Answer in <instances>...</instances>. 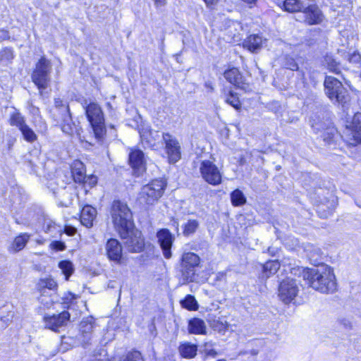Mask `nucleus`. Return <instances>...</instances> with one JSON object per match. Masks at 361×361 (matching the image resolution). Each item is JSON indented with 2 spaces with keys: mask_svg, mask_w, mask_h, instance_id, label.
<instances>
[{
  "mask_svg": "<svg viewBox=\"0 0 361 361\" xmlns=\"http://www.w3.org/2000/svg\"><path fill=\"white\" fill-rule=\"evenodd\" d=\"M302 277L312 288L322 293H333L337 289L334 270L327 265L305 269Z\"/></svg>",
  "mask_w": 361,
  "mask_h": 361,
  "instance_id": "1",
  "label": "nucleus"
},
{
  "mask_svg": "<svg viewBox=\"0 0 361 361\" xmlns=\"http://www.w3.org/2000/svg\"><path fill=\"white\" fill-rule=\"evenodd\" d=\"M361 59V56L359 54L354 52L351 54H348V60L350 63H359Z\"/></svg>",
  "mask_w": 361,
  "mask_h": 361,
  "instance_id": "46",
  "label": "nucleus"
},
{
  "mask_svg": "<svg viewBox=\"0 0 361 361\" xmlns=\"http://www.w3.org/2000/svg\"><path fill=\"white\" fill-rule=\"evenodd\" d=\"M199 226V223L197 220H189L184 226L183 234L185 235H190L193 234Z\"/></svg>",
  "mask_w": 361,
  "mask_h": 361,
  "instance_id": "42",
  "label": "nucleus"
},
{
  "mask_svg": "<svg viewBox=\"0 0 361 361\" xmlns=\"http://www.w3.org/2000/svg\"><path fill=\"white\" fill-rule=\"evenodd\" d=\"M180 305L183 308L189 311H196L199 308L197 301L192 295H187L185 298L180 301Z\"/></svg>",
  "mask_w": 361,
  "mask_h": 361,
  "instance_id": "33",
  "label": "nucleus"
},
{
  "mask_svg": "<svg viewBox=\"0 0 361 361\" xmlns=\"http://www.w3.org/2000/svg\"><path fill=\"white\" fill-rule=\"evenodd\" d=\"M225 79L238 88L245 92L250 91V85L245 82L243 75L236 68H232L226 71L224 73Z\"/></svg>",
  "mask_w": 361,
  "mask_h": 361,
  "instance_id": "16",
  "label": "nucleus"
},
{
  "mask_svg": "<svg viewBox=\"0 0 361 361\" xmlns=\"http://www.w3.org/2000/svg\"><path fill=\"white\" fill-rule=\"evenodd\" d=\"M157 238L164 257L170 259L172 257L171 247L174 236L169 229L161 228L157 233Z\"/></svg>",
  "mask_w": 361,
  "mask_h": 361,
  "instance_id": "13",
  "label": "nucleus"
},
{
  "mask_svg": "<svg viewBox=\"0 0 361 361\" xmlns=\"http://www.w3.org/2000/svg\"><path fill=\"white\" fill-rule=\"evenodd\" d=\"M120 361H143V359L140 352L133 351L121 357Z\"/></svg>",
  "mask_w": 361,
  "mask_h": 361,
  "instance_id": "43",
  "label": "nucleus"
},
{
  "mask_svg": "<svg viewBox=\"0 0 361 361\" xmlns=\"http://www.w3.org/2000/svg\"><path fill=\"white\" fill-rule=\"evenodd\" d=\"M311 126L315 133L319 135L318 138L322 140L324 145L334 143L338 136L337 130L329 120L322 121L319 118L312 119Z\"/></svg>",
  "mask_w": 361,
  "mask_h": 361,
  "instance_id": "7",
  "label": "nucleus"
},
{
  "mask_svg": "<svg viewBox=\"0 0 361 361\" xmlns=\"http://www.w3.org/2000/svg\"><path fill=\"white\" fill-rule=\"evenodd\" d=\"M262 42V38L259 35H251L244 40L243 45L249 51L255 52L261 49Z\"/></svg>",
  "mask_w": 361,
  "mask_h": 361,
  "instance_id": "23",
  "label": "nucleus"
},
{
  "mask_svg": "<svg viewBox=\"0 0 361 361\" xmlns=\"http://www.w3.org/2000/svg\"><path fill=\"white\" fill-rule=\"evenodd\" d=\"M298 293V287L295 280L287 278L281 282L279 287V297L284 303L290 302Z\"/></svg>",
  "mask_w": 361,
  "mask_h": 361,
  "instance_id": "11",
  "label": "nucleus"
},
{
  "mask_svg": "<svg viewBox=\"0 0 361 361\" xmlns=\"http://www.w3.org/2000/svg\"><path fill=\"white\" fill-rule=\"evenodd\" d=\"M111 216L114 227L120 236H126L133 228L132 213L126 204L119 200L114 201Z\"/></svg>",
  "mask_w": 361,
  "mask_h": 361,
  "instance_id": "2",
  "label": "nucleus"
},
{
  "mask_svg": "<svg viewBox=\"0 0 361 361\" xmlns=\"http://www.w3.org/2000/svg\"><path fill=\"white\" fill-rule=\"evenodd\" d=\"M282 66L287 68L290 69L291 71H298V65L295 62V59L288 55H286L282 59Z\"/></svg>",
  "mask_w": 361,
  "mask_h": 361,
  "instance_id": "41",
  "label": "nucleus"
},
{
  "mask_svg": "<svg viewBox=\"0 0 361 361\" xmlns=\"http://www.w3.org/2000/svg\"><path fill=\"white\" fill-rule=\"evenodd\" d=\"M106 252L108 258L116 263H120L122 259V245L115 238H110L106 243Z\"/></svg>",
  "mask_w": 361,
  "mask_h": 361,
  "instance_id": "18",
  "label": "nucleus"
},
{
  "mask_svg": "<svg viewBox=\"0 0 361 361\" xmlns=\"http://www.w3.org/2000/svg\"><path fill=\"white\" fill-rule=\"evenodd\" d=\"M49 247L55 251H62L66 248V246L63 242L57 240L51 242Z\"/></svg>",
  "mask_w": 361,
  "mask_h": 361,
  "instance_id": "45",
  "label": "nucleus"
},
{
  "mask_svg": "<svg viewBox=\"0 0 361 361\" xmlns=\"http://www.w3.org/2000/svg\"><path fill=\"white\" fill-rule=\"evenodd\" d=\"M71 172L75 182L82 183L87 181L85 166L81 161H75L73 163Z\"/></svg>",
  "mask_w": 361,
  "mask_h": 361,
  "instance_id": "24",
  "label": "nucleus"
},
{
  "mask_svg": "<svg viewBox=\"0 0 361 361\" xmlns=\"http://www.w3.org/2000/svg\"><path fill=\"white\" fill-rule=\"evenodd\" d=\"M207 355L212 357H215L217 355V353L214 350H209Z\"/></svg>",
  "mask_w": 361,
  "mask_h": 361,
  "instance_id": "55",
  "label": "nucleus"
},
{
  "mask_svg": "<svg viewBox=\"0 0 361 361\" xmlns=\"http://www.w3.org/2000/svg\"><path fill=\"white\" fill-rule=\"evenodd\" d=\"M86 182L85 183H88L91 186L94 185L97 183V178L94 176H87Z\"/></svg>",
  "mask_w": 361,
  "mask_h": 361,
  "instance_id": "49",
  "label": "nucleus"
},
{
  "mask_svg": "<svg viewBox=\"0 0 361 361\" xmlns=\"http://www.w3.org/2000/svg\"><path fill=\"white\" fill-rule=\"evenodd\" d=\"M125 240L124 245L130 252H140L145 247V241L142 233L138 230L131 228L126 236H120Z\"/></svg>",
  "mask_w": 361,
  "mask_h": 361,
  "instance_id": "9",
  "label": "nucleus"
},
{
  "mask_svg": "<svg viewBox=\"0 0 361 361\" xmlns=\"http://www.w3.org/2000/svg\"><path fill=\"white\" fill-rule=\"evenodd\" d=\"M51 70V63L45 56H42L35 64L31 78L39 90H45L48 87Z\"/></svg>",
  "mask_w": 361,
  "mask_h": 361,
  "instance_id": "6",
  "label": "nucleus"
},
{
  "mask_svg": "<svg viewBox=\"0 0 361 361\" xmlns=\"http://www.w3.org/2000/svg\"><path fill=\"white\" fill-rule=\"evenodd\" d=\"M280 268L278 260L268 261L263 265V273L266 278L276 274Z\"/></svg>",
  "mask_w": 361,
  "mask_h": 361,
  "instance_id": "32",
  "label": "nucleus"
},
{
  "mask_svg": "<svg viewBox=\"0 0 361 361\" xmlns=\"http://www.w3.org/2000/svg\"><path fill=\"white\" fill-rule=\"evenodd\" d=\"M231 200L232 204L235 207L243 205L246 202V198L243 192L238 189L231 192Z\"/></svg>",
  "mask_w": 361,
  "mask_h": 361,
  "instance_id": "34",
  "label": "nucleus"
},
{
  "mask_svg": "<svg viewBox=\"0 0 361 361\" xmlns=\"http://www.w3.org/2000/svg\"><path fill=\"white\" fill-rule=\"evenodd\" d=\"M188 331L190 334L205 335L207 326L203 319L194 317L188 321Z\"/></svg>",
  "mask_w": 361,
  "mask_h": 361,
  "instance_id": "22",
  "label": "nucleus"
},
{
  "mask_svg": "<svg viewBox=\"0 0 361 361\" xmlns=\"http://www.w3.org/2000/svg\"><path fill=\"white\" fill-rule=\"evenodd\" d=\"M10 124L20 130L26 124L24 117L19 112H14L10 117Z\"/></svg>",
  "mask_w": 361,
  "mask_h": 361,
  "instance_id": "36",
  "label": "nucleus"
},
{
  "mask_svg": "<svg viewBox=\"0 0 361 361\" xmlns=\"http://www.w3.org/2000/svg\"><path fill=\"white\" fill-rule=\"evenodd\" d=\"M97 216V210L92 206L87 204L84 206L80 213V222L87 228L93 226V222Z\"/></svg>",
  "mask_w": 361,
  "mask_h": 361,
  "instance_id": "21",
  "label": "nucleus"
},
{
  "mask_svg": "<svg viewBox=\"0 0 361 361\" xmlns=\"http://www.w3.org/2000/svg\"><path fill=\"white\" fill-rule=\"evenodd\" d=\"M30 235L26 233H21L16 237L12 244L8 247L11 252H18L22 250L29 241Z\"/></svg>",
  "mask_w": 361,
  "mask_h": 361,
  "instance_id": "25",
  "label": "nucleus"
},
{
  "mask_svg": "<svg viewBox=\"0 0 361 361\" xmlns=\"http://www.w3.org/2000/svg\"><path fill=\"white\" fill-rule=\"evenodd\" d=\"M63 108L70 110L69 106L66 103H64L60 98H56L54 99V106L51 110V117H59V114H61Z\"/></svg>",
  "mask_w": 361,
  "mask_h": 361,
  "instance_id": "35",
  "label": "nucleus"
},
{
  "mask_svg": "<svg viewBox=\"0 0 361 361\" xmlns=\"http://www.w3.org/2000/svg\"><path fill=\"white\" fill-rule=\"evenodd\" d=\"M59 117H52V118L60 126L61 130L67 135H73L75 130V125L73 121V118L70 110L63 109L61 114Z\"/></svg>",
  "mask_w": 361,
  "mask_h": 361,
  "instance_id": "15",
  "label": "nucleus"
},
{
  "mask_svg": "<svg viewBox=\"0 0 361 361\" xmlns=\"http://www.w3.org/2000/svg\"><path fill=\"white\" fill-rule=\"evenodd\" d=\"M226 328V326L222 322H218V324L215 326V329H217L219 331L225 329Z\"/></svg>",
  "mask_w": 361,
  "mask_h": 361,
  "instance_id": "52",
  "label": "nucleus"
},
{
  "mask_svg": "<svg viewBox=\"0 0 361 361\" xmlns=\"http://www.w3.org/2000/svg\"><path fill=\"white\" fill-rule=\"evenodd\" d=\"M20 130L26 141L32 142L37 140L36 134L27 124H25Z\"/></svg>",
  "mask_w": 361,
  "mask_h": 361,
  "instance_id": "40",
  "label": "nucleus"
},
{
  "mask_svg": "<svg viewBox=\"0 0 361 361\" xmlns=\"http://www.w3.org/2000/svg\"><path fill=\"white\" fill-rule=\"evenodd\" d=\"M129 162L138 176L145 169L144 153L140 149H134L130 152Z\"/></svg>",
  "mask_w": 361,
  "mask_h": 361,
  "instance_id": "19",
  "label": "nucleus"
},
{
  "mask_svg": "<svg viewBox=\"0 0 361 361\" xmlns=\"http://www.w3.org/2000/svg\"><path fill=\"white\" fill-rule=\"evenodd\" d=\"M197 347L196 345L190 343L182 344L179 347V352L182 357L185 358H192L197 354Z\"/></svg>",
  "mask_w": 361,
  "mask_h": 361,
  "instance_id": "29",
  "label": "nucleus"
},
{
  "mask_svg": "<svg viewBox=\"0 0 361 361\" xmlns=\"http://www.w3.org/2000/svg\"><path fill=\"white\" fill-rule=\"evenodd\" d=\"M157 8L161 7L165 5L166 0H153Z\"/></svg>",
  "mask_w": 361,
  "mask_h": 361,
  "instance_id": "50",
  "label": "nucleus"
},
{
  "mask_svg": "<svg viewBox=\"0 0 361 361\" xmlns=\"http://www.w3.org/2000/svg\"><path fill=\"white\" fill-rule=\"evenodd\" d=\"M43 229L47 233L55 234L57 232H61V226L56 224L54 221L51 219H45L43 224Z\"/></svg>",
  "mask_w": 361,
  "mask_h": 361,
  "instance_id": "37",
  "label": "nucleus"
},
{
  "mask_svg": "<svg viewBox=\"0 0 361 361\" xmlns=\"http://www.w3.org/2000/svg\"><path fill=\"white\" fill-rule=\"evenodd\" d=\"M244 2L248 4H255L256 0H243Z\"/></svg>",
  "mask_w": 361,
  "mask_h": 361,
  "instance_id": "57",
  "label": "nucleus"
},
{
  "mask_svg": "<svg viewBox=\"0 0 361 361\" xmlns=\"http://www.w3.org/2000/svg\"><path fill=\"white\" fill-rule=\"evenodd\" d=\"M267 250H268V252L270 253L273 256L275 255L278 252L277 248H274V247H269Z\"/></svg>",
  "mask_w": 361,
  "mask_h": 361,
  "instance_id": "53",
  "label": "nucleus"
},
{
  "mask_svg": "<svg viewBox=\"0 0 361 361\" xmlns=\"http://www.w3.org/2000/svg\"><path fill=\"white\" fill-rule=\"evenodd\" d=\"M56 287V282L53 279L49 277L39 279L37 283V290L41 295H44L47 293V289L54 290Z\"/></svg>",
  "mask_w": 361,
  "mask_h": 361,
  "instance_id": "27",
  "label": "nucleus"
},
{
  "mask_svg": "<svg viewBox=\"0 0 361 361\" xmlns=\"http://www.w3.org/2000/svg\"><path fill=\"white\" fill-rule=\"evenodd\" d=\"M200 172L204 180L210 185H218L221 183V173L219 168L210 160L201 161Z\"/></svg>",
  "mask_w": 361,
  "mask_h": 361,
  "instance_id": "8",
  "label": "nucleus"
},
{
  "mask_svg": "<svg viewBox=\"0 0 361 361\" xmlns=\"http://www.w3.org/2000/svg\"><path fill=\"white\" fill-rule=\"evenodd\" d=\"M323 65L332 73L336 74L341 73L340 63L337 62L331 55L325 56L323 61Z\"/></svg>",
  "mask_w": 361,
  "mask_h": 361,
  "instance_id": "30",
  "label": "nucleus"
},
{
  "mask_svg": "<svg viewBox=\"0 0 361 361\" xmlns=\"http://www.w3.org/2000/svg\"><path fill=\"white\" fill-rule=\"evenodd\" d=\"M199 264L200 257L197 255L193 252H186L182 255L180 266L182 271L185 270L186 272L185 277L187 279L194 274L193 269Z\"/></svg>",
  "mask_w": 361,
  "mask_h": 361,
  "instance_id": "17",
  "label": "nucleus"
},
{
  "mask_svg": "<svg viewBox=\"0 0 361 361\" xmlns=\"http://www.w3.org/2000/svg\"><path fill=\"white\" fill-rule=\"evenodd\" d=\"M166 181L163 178L154 179L144 185L140 192V203L152 205L162 196L166 187Z\"/></svg>",
  "mask_w": 361,
  "mask_h": 361,
  "instance_id": "4",
  "label": "nucleus"
},
{
  "mask_svg": "<svg viewBox=\"0 0 361 361\" xmlns=\"http://www.w3.org/2000/svg\"><path fill=\"white\" fill-rule=\"evenodd\" d=\"M305 251L312 264H316L320 262L323 252L319 247L312 245H307L305 248Z\"/></svg>",
  "mask_w": 361,
  "mask_h": 361,
  "instance_id": "26",
  "label": "nucleus"
},
{
  "mask_svg": "<svg viewBox=\"0 0 361 361\" xmlns=\"http://www.w3.org/2000/svg\"><path fill=\"white\" fill-rule=\"evenodd\" d=\"M76 296L71 293H68L65 298H63V304L68 305L71 303Z\"/></svg>",
  "mask_w": 361,
  "mask_h": 361,
  "instance_id": "47",
  "label": "nucleus"
},
{
  "mask_svg": "<svg viewBox=\"0 0 361 361\" xmlns=\"http://www.w3.org/2000/svg\"><path fill=\"white\" fill-rule=\"evenodd\" d=\"M326 94L331 100L345 106L349 101L350 96L348 90L341 81L332 76H326L324 82Z\"/></svg>",
  "mask_w": 361,
  "mask_h": 361,
  "instance_id": "5",
  "label": "nucleus"
},
{
  "mask_svg": "<svg viewBox=\"0 0 361 361\" xmlns=\"http://www.w3.org/2000/svg\"><path fill=\"white\" fill-rule=\"evenodd\" d=\"M217 361H226L225 360H219Z\"/></svg>",
  "mask_w": 361,
  "mask_h": 361,
  "instance_id": "58",
  "label": "nucleus"
},
{
  "mask_svg": "<svg viewBox=\"0 0 361 361\" xmlns=\"http://www.w3.org/2000/svg\"><path fill=\"white\" fill-rule=\"evenodd\" d=\"M85 113L95 138L98 140H102L106 134V130L101 107L97 103H90L86 106Z\"/></svg>",
  "mask_w": 361,
  "mask_h": 361,
  "instance_id": "3",
  "label": "nucleus"
},
{
  "mask_svg": "<svg viewBox=\"0 0 361 361\" xmlns=\"http://www.w3.org/2000/svg\"><path fill=\"white\" fill-rule=\"evenodd\" d=\"M322 207H319V210H318V213L319 214V216L322 217V218H327L329 215H331V213H332V211H329L328 212V214H322Z\"/></svg>",
  "mask_w": 361,
  "mask_h": 361,
  "instance_id": "51",
  "label": "nucleus"
},
{
  "mask_svg": "<svg viewBox=\"0 0 361 361\" xmlns=\"http://www.w3.org/2000/svg\"><path fill=\"white\" fill-rule=\"evenodd\" d=\"M302 12L305 15V21L309 25H316L322 23L323 16L317 6L310 5L305 6Z\"/></svg>",
  "mask_w": 361,
  "mask_h": 361,
  "instance_id": "20",
  "label": "nucleus"
},
{
  "mask_svg": "<svg viewBox=\"0 0 361 361\" xmlns=\"http://www.w3.org/2000/svg\"><path fill=\"white\" fill-rule=\"evenodd\" d=\"M283 8L286 11L294 13L302 11L305 6L300 0H286L283 2Z\"/></svg>",
  "mask_w": 361,
  "mask_h": 361,
  "instance_id": "31",
  "label": "nucleus"
},
{
  "mask_svg": "<svg viewBox=\"0 0 361 361\" xmlns=\"http://www.w3.org/2000/svg\"><path fill=\"white\" fill-rule=\"evenodd\" d=\"M94 319L92 317L84 319L80 324V329L84 337H88L94 328Z\"/></svg>",
  "mask_w": 361,
  "mask_h": 361,
  "instance_id": "28",
  "label": "nucleus"
},
{
  "mask_svg": "<svg viewBox=\"0 0 361 361\" xmlns=\"http://www.w3.org/2000/svg\"><path fill=\"white\" fill-rule=\"evenodd\" d=\"M64 191V188H60L58 190V191H55V190H53V193L54 195H56V194H59L60 192H63Z\"/></svg>",
  "mask_w": 361,
  "mask_h": 361,
  "instance_id": "56",
  "label": "nucleus"
},
{
  "mask_svg": "<svg viewBox=\"0 0 361 361\" xmlns=\"http://www.w3.org/2000/svg\"><path fill=\"white\" fill-rule=\"evenodd\" d=\"M345 140L351 145L361 143V114L354 115L352 121L347 126Z\"/></svg>",
  "mask_w": 361,
  "mask_h": 361,
  "instance_id": "10",
  "label": "nucleus"
},
{
  "mask_svg": "<svg viewBox=\"0 0 361 361\" xmlns=\"http://www.w3.org/2000/svg\"><path fill=\"white\" fill-rule=\"evenodd\" d=\"M207 6L216 4L219 0H204Z\"/></svg>",
  "mask_w": 361,
  "mask_h": 361,
  "instance_id": "54",
  "label": "nucleus"
},
{
  "mask_svg": "<svg viewBox=\"0 0 361 361\" xmlns=\"http://www.w3.org/2000/svg\"><path fill=\"white\" fill-rule=\"evenodd\" d=\"M162 138L165 144L166 152L170 163L177 162L181 157L180 145L173 135L164 133Z\"/></svg>",
  "mask_w": 361,
  "mask_h": 361,
  "instance_id": "12",
  "label": "nucleus"
},
{
  "mask_svg": "<svg viewBox=\"0 0 361 361\" xmlns=\"http://www.w3.org/2000/svg\"><path fill=\"white\" fill-rule=\"evenodd\" d=\"M44 319L47 328L54 331H58L60 328L67 325L70 320V314L67 311H63L59 314L44 317Z\"/></svg>",
  "mask_w": 361,
  "mask_h": 361,
  "instance_id": "14",
  "label": "nucleus"
},
{
  "mask_svg": "<svg viewBox=\"0 0 361 361\" xmlns=\"http://www.w3.org/2000/svg\"><path fill=\"white\" fill-rule=\"evenodd\" d=\"M59 267L66 276V280H68L74 270L73 263L71 261L63 260L59 262Z\"/></svg>",
  "mask_w": 361,
  "mask_h": 361,
  "instance_id": "38",
  "label": "nucleus"
},
{
  "mask_svg": "<svg viewBox=\"0 0 361 361\" xmlns=\"http://www.w3.org/2000/svg\"><path fill=\"white\" fill-rule=\"evenodd\" d=\"M64 232L69 236H73L76 233V229L71 226H67L65 228Z\"/></svg>",
  "mask_w": 361,
  "mask_h": 361,
  "instance_id": "48",
  "label": "nucleus"
},
{
  "mask_svg": "<svg viewBox=\"0 0 361 361\" xmlns=\"http://www.w3.org/2000/svg\"><path fill=\"white\" fill-rule=\"evenodd\" d=\"M225 101L235 109L238 110L241 108V102L238 97V94L232 91L229 92L228 94L225 99Z\"/></svg>",
  "mask_w": 361,
  "mask_h": 361,
  "instance_id": "39",
  "label": "nucleus"
},
{
  "mask_svg": "<svg viewBox=\"0 0 361 361\" xmlns=\"http://www.w3.org/2000/svg\"><path fill=\"white\" fill-rule=\"evenodd\" d=\"M337 323L340 326L341 329L345 331H350L353 328V323L351 320L347 317H339L337 320Z\"/></svg>",
  "mask_w": 361,
  "mask_h": 361,
  "instance_id": "44",
  "label": "nucleus"
}]
</instances>
